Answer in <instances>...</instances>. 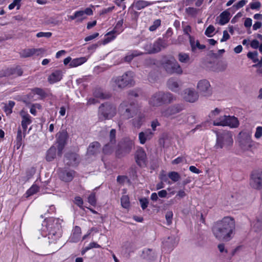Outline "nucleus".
Instances as JSON below:
<instances>
[{
  "mask_svg": "<svg viewBox=\"0 0 262 262\" xmlns=\"http://www.w3.org/2000/svg\"><path fill=\"white\" fill-rule=\"evenodd\" d=\"M118 112L124 119L132 118L138 114L137 104L134 101H124L120 104Z\"/></svg>",
  "mask_w": 262,
  "mask_h": 262,
  "instance_id": "20e7f679",
  "label": "nucleus"
},
{
  "mask_svg": "<svg viewBox=\"0 0 262 262\" xmlns=\"http://www.w3.org/2000/svg\"><path fill=\"white\" fill-rule=\"evenodd\" d=\"M116 130L115 129H112L110 132L109 136H108V142L111 143V144L116 143Z\"/></svg>",
  "mask_w": 262,
  "mask_h": 262,
  "instance_id": "de8ad7c7",
  "label": "nucleus"
},
{
  "mask_svg": "<svg viewBox=\"0 0 262 262\" xmlns=\"http://www.w3.org/2000/svg\"><path fill=\"white\" fill-rule=\"evenodd\" d=\"M142 258L149 261H153L156 258L155 252L151 249H145L141 254Z\"/></svg>",
  "mask_w": 262,
  "mask_h": 262,
  "instance_id": "bb28decb",
  "label": "nucleus"
},
{
  "mask_svg": "<svg viewBox=\"0 0 262 262\" xmlns=\"http://www.w3.org/2000/svg\"><path fill=\"white\" fill-rule=\"evenodd\" d=\"M189 43L191 51L194 54L198 53L199 51H202L206 48V46L200 44L199 40H195L193 36H190Z\"/></svg>",
  "mask_w": 262,
  "mask_h": 262,
  "instance_id": "6ab92c4d",
  "label": "nucleus"
},
{
  "mask_svg": "<svg viewBox=\"0 0 262 262\" xmlns=\"http://www.w3.org/2000/svg\"><path fill=\"white\" fill-rule=\"evenodd\" d=\"M58 219L54 218H49L45 220L43 224L46 226V228L48 231V239L49 244L59 239L62 234L61 226L59 223Z\"/></svg>",
  "mask_w": 262,
  "mask_h": 262,
  "instance_id": "f03ea898",
  "label": "nucleus"
},
{
  "mask_svg": "<svg viewBox=\"0 0 262 262\" xmlns=\"http://www.w3.org/2000/svg\"><path fill=\"white\" fill-rule=\"evenodd\" d=\"M162 65L167 73L169 74H181L182 69L177 60L173 57L166 59L162 63Z\"/></svg>",
  "mask_w": 262,
  "mask_h": 262,
  "instance_id": "0eeeda50",
  "label": "nucleus"
},
{
  "mask_svg": "<svg viewBox=\"0 0 262 262\" xmlns=\"http://www.w3.org/2000/svg\"><path fill=\"white\" fill-rule=\"evenodd\" d=\"M123 24V19H121V20H119L116 26H115L113 30L109 32H108L106 35L110 36L111 35V36H108L105 38L103 41V43L106 44L108 42H110L111 41L114 40L116 38V36L114 34L116 33H119L120 31H122V30L121 29V28L122 26V25Z\"/></svg>",
  "mask_w": 262,
  "mask_h": 262,
  "instance_id": "f3484780",
  "label": "nucleus"
},
{
  "mask_svg": "<svg viewBox=\"0 0 262 262\" xmlns=\"http://www.w3.org/2000/svg\"><path fill=\"white\" fill-rule=\"evenodd\" d=\"M111 82L119 89H123L128 85L134 84L133 73L127 71L122 76L114 77L112 78Z\"/></svg>",
  "mask_w": 262,
  "mask_h": 262,
  "instance_id": "423d86ee",
  "label": "nucleus"
},
{
  "mask_svg": "<svg viewBox=\"0 0 262 262\" xmlns=\"http://www.w3.org/2000/svg\"><path fill=\"white\" fill-rule=\"evenodd\" d=\"M52 35V33L51 32H40L36 34V37H38V38L43 37H46V38H50L51 37Z\"/></svg>",
  "mask_w": 262,
  "mask_h": 262,
  "instance_id": "69168bd1",
  "label": "nucleus"
},
{
  "mask_svg": "<svg viewBox=\"0 0 262 262\" xmlns=\"http://www.w3.org/2000/svg\"><path fill=\"white\" fill-rule=\"evenodd\" d=\"M215 133L216 140L214 148L216 149L223 148L229 149L233 142L232 133L225 130L221 132L216 131Z\"/></svg>",
  "mask_w": 262,
  "mask_h": 262,
  "instance_id": "39448f33",
  "label": "nucleus"
},
{
  "mask_svg": "<svg viewBox=\"0 0 262 262\" xmlns=\"http://www.w3.org/2000/svg\"><path fill=\"white\" fill-rule=\"evenodd\" d=\"M161 25V20L158 19L154 21L153 25L149 27V30L150 31H155Z\"/></svg>",
  "mask_w": 262,
  "mask_h": 262,
  "instance_id": "bf43d9fd",
  "label": "nucleus"
},
{
  "mask_svg": "<svg viewBox=\"0 0 262 262\" xmlns=\"http://www.w3.org/2000/svg\"><path fill=\"white\" fill-rule=\"evenodd\" d=\"M36 172V169L34 167H31L28 168L26 170V178L27 180L30 179Z\"/></svg>",
  "mask_w": 262,
  "mask_h": 262,
  "instance_id": "864d4df0",
  "label": "nucleus"
},
{
  "mask_svg": "<svg viewBox=\"0 0 262 262\" xmlns=\"http://www.w3.org/2000/svg\"><path fill=\"white\" fill-rule=\"evenodd\" d=\"M58 173L59 178L61 181L65 182L72 181L75 174V171L74 170L62 168L58 169Z\"/></svg>",
  "mask_w": 262,
  "mask_h": 262,
  "instance_id": "4468645a",
  "label": "nucleus"
},
{
  "mask_svg": "<svg viewBox=\"0 0 262 262\" xmlns=\"http://www.w3.org/2000/svg\"><path fill=\"white\" fill-rule=\"evenodd\" d=\"M77 17L78 18L77 21L81 22L83 19L85 18V17H83L84 15V13L83 10L77 11L75 12Z\"/></svg>",
  "mask_w": 262,
  "mask_h": 262,
  "instance_id": "e2e57ef3",
  "label": "nucleus"
},
{
  "mask_svg": "<svg viewBox=\"0 0 262 262\" xmlns=\"http://www.w3.org/2000/svg\"><path fill=\"white\" fill-rule=\"evenodd\" d=\"M15 105V102L13 101H9L8 104H6L4 107V110L7 115L11 114L12 113V108Z\"/></svg>",
  "mask_w": 262,
  "mask_h": 262,
  "instance_id": "79ce46f5",
  "label": "nucleus"
},
{
  "mask_svg": "<svg viewBox=\"0 0 262 262\" xmlns=\"http://www.w3.org/2000/svg\"><path fill=\"white\" fill-rule=\"evenodd\" d=\"M184 110V106L182 103L174 104L161 110V113L163 117L174 118L173 117Z\"/></svg>",
  "mask_w": 262,
  "mask_h": 262,
  "instance_id": "1a4fd4ad",
  "label": "nucleus"
},
{
  "mask_svg": "<svg viewBox=\"0 0 262 262\" xmlns=\"http://www.w3.org/2000/svg\"><path fill=\"white\" fill-rule=\"evenodd\" d=\"M121 203L122 207L128 208L130 206L129 199L128 195H123L121 198Z\"/></svg>",
  "mask_w": 262,
  "mask_h": 262,
  "instance_id": "c03bdc74",
  "label": "nucleus"
},
{
  "mask_svg": "<svg viewBox=\"0 0 262 262\" xmlns=\"http://www.w3.org/2000/svg\"><path fill=\"white\" fill-rule=\"evenodd\" d=\"M178 59L181 62L187 63L190 60V57L188 54L180 53L178 54Z\"/></svg>",
  "mask_w": 262,
  "mask_h": 262,
  "instance_id": "37998d69",
  "label": "nucleus"
},
{
  "mask_svg": "<svg viewBox=\"0 0 262 262\" xmlns=\"http://www.w3.org/2000/svg\"><path fill=\"white\" fill-rule=\"evenodd\" d=\"M133 145V143L130 140L125 139L120 141L116 151V156L118 158H121L128 154L132 150Z\"/></svg>",
  "mask_w": 262,
  "mask_h": 262,
  "instance_id": "6e6552de",
  "label": "nucleus"
},
{
  "mask_svg": "<svg viewBox=\"0 0 262 262\" xmlns=\"http://www.w3.org/2000/svg\"><path fill=\"white\" fill-rule=\"evenodd\" d=\"M228 118V116L226 115L221 116L219 119L213 121V124L215 126H226V121Z\"/></svg>",
  "mask_w": 262,
  "mask_h": 262,
  "instance_id": "4c0bfd02",
  "label": "nucleus"
},
{
  "mask_svg": "<svg viewBox=\"0 0 262 262\" xmlns=\"http://www.w3.org/2000/svg\"><path fill=\"white\" fill-rule=\"evenodd\" d=\"M167 46V41L161 38H159L152 43V48L155 54L160 52L162 49L166 48Z\"/></svg>",
  "mask_w": 262,
  "mask_h": 262,
  "instance_id": "4be33fe9",
  "label": "nucleus"
},
{
  "mask_svg": "<svg viewBox=\"0 0 262 262\" xmlns=\"http://www.w3.org/2000/svg\"><path fill=\"white\" fill-rule=\"evenodd\" d=\"M250 185L252 187L260 189L262 188V171L254 170L251 174Z\"/></svg>",
  "mask_w": 262,
  "mask_h": 262,
  "instance_id": "f8f14e48",
  "label": "nucleus"
},
{
  "mask_svg": "<svg viewBox=\"0 0 262 262\" xmlns=\"http://www.w3.org/2000/svg\"><path fill=\"white\" fill-rule=\"evenodd\" d=\"M81 234L80 227L76 226L72 230V233L70 238V241L73 243H77L79 241Z\"/></svg>",
  "mask_w": 262,
  "mask_h": 262,
  "instance_id": "c756f323",
  "label": "nucleus"
},
{
  "mask_svg": "<svg viewBox=\"0 0 262 262\" xmlns=\"http://www.w3.org/2000/svg\"><path fill=\"white\" fill-rule=\"evenodd\" d=\"M258 53L257 51L254 52H249L247 54V57L251 59L253 62L256 63L258 61V59L257 58Z\"/></svg>",
  "mask_w": 262,
  "mask_h": 262,
  "instance_id": "3c124183",
  "label": "nucleus"
},
{
  "mask_svg": "<svg viewBox=\"0 0 262 262\" xmlns=\"http://www.w3.org/2000/svg\"><path fill=\"white\" fill-rule=\"evenodd\" d=\"M135 159L137 164L140 167L146 166V154L143 148H141L137 150Z\"/></svg>",
  "mask_w": 262,
  "mask_h": 262,
  "instance_id": "412c9836",
  "label": "nucleus"
},
{
  "mask_svg": "<svg viewBox=\"0 0 262 262\" xmlns=\"http://www.w3.org/2000/svg\"><path fill=\"white\" fill-rule=\"evenodd\" d=\"M94 95L96 98L102 99H108L111 97L110 94L103 93L100 89H96L94 92Z\"/></svg>",
  "mask_w": 262,
  "mask_h": 262,
  "instance_id": "e433bc0d",
  "label": "nucleus"
},
{
  "mask_svg": "<svg viewBox=\"0 0 262 262\" xmlns=\"http://www.w3.org/2000/svg\"><path fill=\"white\" fill-rule=\"evenodd\" d=\"M220 17L219 23L221 25H224L229 22L230 19V13L227 10H225L220 14Z\"/></svg>",
  "mask_w": 262,
  "mask_h": 262,
  "instance_id": "473e14b6",
  "label": "nucleus"
},
{
  "mask_svg": "<svg viewBox=\"0 0 262 262\" xmlns=\"http://www.w3.org/2000/svg\"><path fill=\"white\" fill-rule=\"evenodd\" d=\"M155 2H149L145 1H138L134 4V7L138 10L153 4Z\"/></svg>",
  "mask_w": 262,
  "mask_h": 262,
  "instance_id": "c9c22d12",
  "label": "nucleus"
},
{
  "mask_svg": "<svg viewBox=\"0 0 262 262\" xmlns=\"http://www.w3.org/2000/svg\"><path fill=\"white\" fill-rule=\"evenodd\" d=\"M23 71L19 66L16 68H9L6 70L4 72V76H10L11 75H16L20 76L23 75Z\"/></svg>",
  "mask_w": 262,
  "mask_h": 262,
  "instance_id": "c85d7f7f",
  "label": "nucleus"
},
{
  "mask_svg": "<svg viewBox=\"0 0 262 262\" xmlns=\"http://www.w3.org/2000/svg\"><path fill=\"white\" fill-rule=\"evenodd\" d=\"M215 28L213 26L209 25L205 31V34L208 37L212 36V33L214 31Z\"/></svg>",
  "mask_w": 262,
  "mask_h": 262,
  "instance_id": "13d9d810",
  "label": "nucleus"
},
{
  "mask_svg": "<svg viewBox=\"0 0 262 262\" xmlns=\"http://www.w3.org/2000/svg\"><path fill=\"white\" fill-rule=\"evenodd\" d=\"M176 97L170 92L159 91L154 94L149 99V104L153 106L169 104L176 101Z\"/></svg>",
  "mask_w": 262,
  "mask_h": 262,
  "instance_id": "7ed1b4c3",
  "label": "nucleus"
},
{
  "mask_svg": "<svg viewBox=\"0 0 262 262\" xmlns=\"http://www.w3.org/2000/svg\"><path fill=\"white\" fill-rule=\"evenodd\" d=\"M176 245V237L174 236H169L163 242V248L168 251H171Z\"/></svg>",
  "mask_w": 262,
  "mask_h": 262,
  "instance_id": "5701e85b",
  "label": "nucleus"
},
{
  "mask_svg": "<svg viewBox=\"0 0 262 262\" xmlns=\"http://www.w3.org/2000/svg\"><path fill=\"white\" fill-rule=\"evenodd\" d=\"M21 0H13V2L11 3L9 6L8 8L10 10H12L14 8L15 6L17 7L16 9L18 10L20 9V2Z\"/></svg>",
  "mask_w": 262,
  "mask_h": 262,
  "instance_id": "5fc2aeb1",
  "label": "nucleus"
},
{
  "mask_svg": "<svg viewBox=\"0 0 262 262\" xmlns=\"http://www.w3.org/2000/svg\"><path fill=\"white\" fill-rule=\"evenodd\" d=\"M144 48L148 54H155L152 48V43L148 42L144 45Z\"/></svg>",
  "mask_w": 262,
  "mask_h": 262,
  "instance_id": "680f3d73",
  "label": "nucleus"
},
{
  "mask_svg": "<svg viewBox=\"0 0 262 262\" xmlns=\"http://www.w3.org/2000/svg\"><path fill=\"white\" fill-rule=\"evenodd\" d=\"M239 143L241 148L244 150H249L253 145L250 136L247 133L239 134Z\"/></svg>",
  "mask_w": 262,
  "mask_h": 262,
  "instance_id": "ddd939ff",
  "label": "nucleus"
},
{
  "mask_svg": "<svg viewBox=\"0 0 262 262\" xmlns=\"http://www.w3.org/2000/svg\"><path fill=\"white\" fill-rule=\"evenodd\" d=\"M33 92L41 96L42 98H45L47 96L46 92L41 88H35L33 90Z\"/></svg>",
  "mask_w": 262,
  "mask_h": 262,
  "instance_id": "4d7b16f0",
  "label": "nucleus"
},
{
  "mask_svg": "<svg viewBox=\"0 0 262 262\" xmlns=\"http://www.w3.org/2000/svg\"><path fill=\"white\" fill-rule=\"evenodd\" d=\"M115 145V144H111V143L107 142L102 148L103 152L105 155L111 154L113 151Z\"/></svg>",
  "mask_w": 262,
  "mask_h": 262,
  "instance_id": "a19ab883",
  "label": "nucleus"
},
{
  "mask_svg": "<svg viewBox=\"0 0 262 262\" xmlns=\"http://www.w3.org/2000/svg\"><path fill=\"white\" fill-rule=\"evenodd\" d=\"M22 131L20 127L18 128L17 136H16V145L17 146V149L21 146V141H22Z\"/></svg>",
  "mask_w": 262,
  "mask_h": 262,
  "instance_id": "603ef678",
  "label": "nucleus"
},
{
  "mask_svg": "<svg viewBox=\"0 0 262 262\" xmlns=\"http://www.w3.org/2000/svg\"><path fill=\"white\" fill-rule=\"evenodd\" d=\"M173 216V213L172 211H168L166 213L165 218L168 225H170L172 222Z\"/></svg>",
  "mask_w": 262,
  "mask_h": 262,
  "instance_id": "338daca9",
  "label": "nucleus"
},
{
  "mask_svg": "<svg viewBox=\"0 0 262 262\" xmlns=\"http://www.w3.org/2000/svg\"><path fill=\"white\" fill-rule=\"evenodd\" d=\"M235 224L233 217H224L215 222L212 227L213 234L219 240L229 241L233 236Z\"/></svg>",
  "mask_w": 262,
  "mask_h": 262,
  "instance_id": "f257e3e1",
  "label": "nucleus"
},
{
  "mask_svg": "<svg viewBox=\"0 0 262 262\" xmlns=\"http://www.w3.org/2000/svg\"><path fill=\"white\" fill-rule=\"evenodd\" d=\"M227 125L231 128L237 127L239 125V122L237 118L234 116H228L227 120Z\"/></svg>",
  "mask_w": 262,
  "mask_h": 262,
  "instance_id": "f704fd0d",
  "label": "nucleus"
},
{
  "mask_svg": "<svg viewBox=\"0 0 262 262\" xmlns=\"http://www.w3.org/2000/svg\"><path fill=\"white\" fill-rule=\"evenodd\" d=\"M139 140L140 143L142 144H145L146 141L148 140V139L146 138V136L143 132H141L139 134Z\"/></svg>",
  "mask_w": 262,
  "mask_h": 262,
  "instance_id": "0e129e2a",
  "label": "nucleus"
},
{
  "mask_svg": "<svg viewBox=\"0 0 262 262\" xmlns=\"http://www.w3.org/2000/svg\"><path fill=\"white\" fill-rule=\"evenodd\" d=\"M57 148L54 145H52L50 148L47 151L46 160L48 162L52 161L56 156Z\"/></svg>",
  "mask_w": 262,
  "mask_h": 262,
  "instance_id": "2f4dec72",
  "label": "nucleus"
},
{
  "mask_svg": "<svg viewBox=\"0 0 262 262\" xmlns=\"http://www.w3.org/2000/svg\"><path fill=\"white\" fill-rule=\"evenodd\" d=\"M199 98V95L193 89H186L184 91V99L187 102L193 103Z\"/></svg>",
  "mask_w": 262,
  "mask_h": 262,
  "instance_id": "aec40b11",
  "label": "nucleus"
},
{
  "mask_svg": "<svg viewBox=\"0 0 262 262\" xmlns=\"http://www.w3.org/2000/svg\"><path fill=\"white\" fill-rule=\"evenodd\" d=\"M142 54V53H140L138 51H133L131 53H128V54H127L124 57V60L125 62H129L133 59L134 57L138 56Z\"/></svg>",
  "mask_w": 262,
  "mask_h": 262,
  "instance_id": "ea45409f",
  "label": "nucleus"
},
{
  "mask_svg": "<svg viewBox=\"0 0 262 262\" xmlns=\"http://www.w3.org/2000/svg\"><path fill=\"white\" fill-rule=\"evenodd\" d=\"M168 176L172 181L176 182L178 181L181 177L178 172L171 171L168 173Z\"/></svg>",
  "mask_w": 262,
  "mask_h": 262,
  "instance_id": "09e8293b",
  "label": "nucleus"
},
{
  "mask_svg": "<svg viewBox=\"0 0 262 262\" xmlns=\"http://www.w3.org/2000/svg\"><path fill=\"white\" fill-rule=\"evenodd\" d=\"M137 115V117L133 118L130 121L134 127L137 128H140L145 121V115L141 112L139 113H138Z\"/></svg>",
  "mask_w": 262,
  "mask_h": 262,
  "instance_id": "b1692460",
  "label": "nucleus"
},
{
  "mask_svg": "<svg viewBox=\"0 0 262 262\" xmlns=\"http://www.w3.org/2000/svg\"><path fill=\"white\" fill-rule=\"evenodd\" d=\"M88 202L92 206L96 204V199L95 193H92L88 197Z\"/></svg>",
  "mask_w": 262,
  "mask_h": 262,
  "instance_id": "052dcab7",
  "label": "nucleus"
},
{
  "mask_svg": "<svg viewBox=\"0 0 262 262\" xmlns=\"http://www.w3.org/2000/svg\"><path fill=\"white\" fill-rule=\"evenodd\" d=\"M197 88L199 92L204 96H209L212 94L210 83L206 79L200 80Z\"/></svg>",
  "mask_w": 262,
  "mask_h": 262,
  "instance_id": "2eb2a0df",
  "label": "nucleus"
},
{
  "mask_svg": "<svg viewBox=\"0 0 262 262\" xmlns=\"http://www.w3.org/2000/svg\"><path fill=\"white\" fill-rule=\"evenodd\" d=\"M87 58L85 57H81L73 59L70 62L69 66L70 67H76L85 62Z\"/></svg>",
  "mask_w": 262,
  "mask_h": 262,
  "instance_id": "72a5a7b5",
  "label": "nucleus"
},
{
  "mask_svg": "<svg viewBox=\"0 0 262 262\" xmlns=\"http://www.w3.org/2000/svg\"><path fill=\"white\" fill-rule=\"evenodd\" d=\"M77 155L74 152H68L64 156V161L69 166L73 165L77 163Z\"/></svg>",
  "mask_w": 262,
  "mask_h": 262,
  "instance_id": "cd10ccee",
  "label": "nucleus"
},
{
  "mask_svg": "<svg viewBox=\"0 0 262 262\" xmlns=\"http://www.w3.org/2000/svg\"><path fill=\"white\" fill-rule=\"evenodd\" d=\"M254 136L256 139H259L262 136V126L257 127Z\"/></svg>",
  "mask_w": 262,
  "mask_h": 262,
  "instance_id": "774afa93",
  "label": "nucleus"
},
{
  "mask_svg": "<svg viewBox=\"0 0 262 262\" xmlns=\"http://www.w3.org/2000/svg\"><path fill=\"white\" fill-rule=\"evenodd\" d=\"M69 138L68 134L66 130L63 129L59 132L56 134V140L57 143V155L61 157L62 154L66 145L67 143V140Z\"/></svg>",
  "mask_w": 262,
  "mask_h": 262,
  "instance_id": "9d476101",
  "label": "nucleus"
},
{
  "mask_svg": "<svg viewBox=\"0 0 262 262\" xmlns=\"http://www.w3.org/2000/svg\"><path fill=\"white\" fill-rule=\"evenodd\" d=\"M141 208L145 210L148 206L149 201L147 198L144 197L139 199Z\"/></svg>",
  "mask_w": 262,
  "mask_h": 262,
  "instance_id": "6e6d98bb",
  "label": "nucleus"
},
{
  "mask_svg": "<svg viewBox=\"0 0 262 262\" xmlns=\"http://www.w3.org/2000/svg\"><path fill=\"white\" fill-rule=\"evenodd\" d=\"M199 10L193 7H188L186 8L185 11L187 14L192 17H195L198 13Z\"/></svg>",
  "mask_w": 262,
  "mask_h": 262,
  "instance_id": "8fccbe9b",
  "label": "nucleus"
},
{
  "mask_svg": "<svg viewBox=\"0 0 262 262\" xmlns=\"http://www.w3.org/2000/svg\"><path fill=\"white\" fill-rule=\"evenodd\" d=\"M99 113L105 119H111L116 115V107L111 103L105 102L99 106Z\"/></svg>",
  "mask_w": 262,
  "mask_h": 262,
  "instance_id": "9b49d317",
  "label": "nucleus"
},
{
  "mask_svg": "<svg viewBox=\"0 0 262 262\" xmlns=\"http://www.w3.org/2000/svg\"><path fill=\"white\" fill-rule=\"evenodd\" d=\"M45 51L46 50L42 48L25 49L19 52V55L21 58H27L33 55L39 56L43 54Z\"/></svg>",
  "mask_w": 262,
  "mask_h": 262,
  "instance_id": "dca6fc26",
  "label": "nucleus"
},
{
  "mask_svg": "<svg viewBox=\"0 0 262 262\" xmlns=\"http://www.w3.org/2000/svg\"><path fill=\"white\" fill-rule=\"evenodd\" d=\"M20 115L22 118L21 125L23 129L24 137H25L26 135L28 125H30L32 123V120L31 119V117L28 113L23 110L20 111Z\"/></svg>",
  "mask_w": 262,
  "mask_h": 262,
  "instance_id": "a211bd4d",
  "label": "nucleus"
},
{
  "mask_svg": "<svg viewBox=\"0 0 262 262\" xmlns=\"http://www.w3.org/2000/svg\"><path fill=\"white\" fill-rule=\"evenodd\" d=\"M252 228L255 232L262 231V214L256 217V219L252 224Z\"/></svg>",
  "mask_w": 262,
  "mask_h": 262,
  "instance_id": "7c9ffc66",
  "label": "nucleus"
},
{
  "mask_svg": "<svg viewBox=\"0 0 262 262\" xmlns=\"http://www.w3.org/2000/svg\"><path fill=\"white\" fill-rule=\"evenodd\" d=\"M39 188L36 185H33L26 192L27 197L33 195L39 191Z\"/></svg>",
  "mask_w": 262,
  "mask_h": 262,
  "instance_id": "a18cd8bd",
  "label": "nucleus"
},
{
  "mask_svg": "<svg viewBox=\"0 0 262 262\" xmlns=\"http://www.w3.org/2000/svg\"><path fill=\"white\" fill-rule=\"evenodd\" d=\"M174 118H176L177 122L179 124L187 123V114L182 113L179 115L177 116L174 117Z\"/></svg>",
  "mask_w": 262,
  "mask_h": 262,
  "instance_id": "49530a36",
  "label": "nucleus"
},
{
  "mask_svg": "<svg viewBox=\"0 0 262 262\" xmlns=\"http://www.w3.org/2000/svg\"><path fill=\"white\" fill-rule=\"evenodd\" d=\"M62 76V72L61 70H56L49 76L48 81L50 84H53L60 81Z\"/></svg>",
  "mask_w": 262,
  "mask_h": 262,
  "instance_id": "393cba45",
  "label": "nucleus"
},
{
  "mask_svg": "<svg viewBox=\"0 0 262 262\" xmlns=\"http://www.w3.org/2000/svg\"><path fill=\"white\" fill-rule=\"evenodd\" d=\"M101 150V145L99 142L95 141L91 143L87 150V153L90 155H96L99 153Z\"/></svg>",
  "mask_w": 262,
  "mask_h": 262,
  "instance_id": "a878e982",
  "label": "nucleus"
},
{
  "mask_svg": "<svg viewBox=\"0 0 262 262\" xmlns=\"http://www.w3.org/2000/svg\"><path fill=\"white\" fill-rule=\"evenodd\" d=\"M168 89L172 91L177 92L178 90L179 84L173 79H169L167 83Z\"/></svg>",
  "mask_w": 262,
  "mask_h": 262,
  "instance_id": "58836bf2",
  "label": "nucleus"
}]
</instances>
